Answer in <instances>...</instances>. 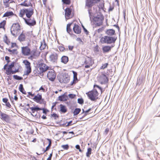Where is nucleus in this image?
<instances>
[{
	"instance_id": "nucleus-44",
	"label": "nucleus",
	"mask_w": 160,
	"mask_h": 160,
	"mask_svg": "<svg viewBox=\"0 0 160 160\" xmlns=\"http://www.w3.org/2000/svg\"><path fill=\"white\" fill-rule=\"evenodd\" d=\"M108 65V63L103 64L102 66L100 67V69H104L107 68Z\"/></svg>"
},
{
	"instance_id": "nucleus-28",
	"label": "nucleus",
	"mask_w": 160,
	"mask_h": 160,
	"mask_svg": "<svg viewBox=\"0 0 160 160\" xmlns=\"http://www.w3.org/2000/svg\"><path fill=\"white\" fill-rule=\"evenodd\" d=\"M72 72L73 74V80L71 82V85H72L73 84H75L78 81V78L77 77V73L74 71H72Z\"/></svg>"
},
{
	"instance_id": "nucleus-17",
	"label": "nucleus",
	"mask_w": 160,
	"mask_h": 160,
	"mask_svg": "<svg viewBox=\"0 0 160 160\" xmlns=\"http://www.w3.org/2000/svg\"><path fill=\"white\" fill-rule=\"evenodd\" d=\"M93 63L91 58L87 57L86 58L84 63L83 65L85 68H89L92 66Z\"/></svg>"
},
{
	"instance_id": "nucleus-36",
	"label": "nucleus",
	"mask_w": 160,
	"mask_h": 160,
	"mask_svg": "<svg viewBox=\"0 0 160 160\" xmlns=\"http://www.w3.org/2000/svg\"><path fill=\"white\" fill-rule=\"evenodd\" d=\"M107 36H105L101 38L100 39V42L101 43H107Z\"/></svg>"
},
{
	"instance_id": "nucleus-18",
	"label": "nucleus",
	"mask_w": 160,
	"mask_h": 160,
	"mask_svg": "<svg viewBox=\"0 0 160 160\" xmlns=\"http://www.w3.org/2000/svg\"><path fill=\"white\" fill-rule=\"evenodd\" d=\"M23 19L26 24L30 27L34 26L36 24V21L34 18L31 19L30 18L26 19L23 18Z\"/></svg>"
},
{
	"instance_id": "nucleus-20",
	"label": "nucleus",
	"mask_w": 160,
	"mask_h": 160,
	"mask_svg": "<svg viewBox=\"0 0 160 160\" xmlns=\"http://www.w3.org/2000/svg\"><path fill=\"white\" fill-rule=\"evenodd\" d=\"M58 55L54 53L51 54L49 56L50 60L52 62H56L58 59Z\"/></svg>"
},
{
	"instance_id": "nucleus-25",
	"label": "nucleus",
	"mask_w": 160,
	"mask_h": 160,
	"mask_svg": "<svg viewBox=\"0 0 160 160\" xmlns=\"http://www.w3.org/2000/svg\"><path fill=\"white\" fill-rule=\"evenodd\" d=\"M113 46H105L102 48V50L103 53L108 52L111 51L112 48Z\"/></svg>"
},
{
	"instance_id": "nucleus-32",
	"label": "nucleus",
	"mask_w": 160,
	"mask_h": 160,
	"mask_svg": "<svg viewBox=\"0 0 160 160\" xmlns=\"http://www.w3.org/2000/svg\"><path fill=\"white\" fill-rule=\"evenodd\" d=\"M106 33L109 36H112L115 34V31L114 30L109 29L107 30Z\"/></svg>"
},
{
	"instance_id": "nucleus-38",
	"label": "nucleus",
	"mask_w": 160,
	"mask_h": 160,
	"mask_svg": "<svg viewBox=\"0 0 160 160\" xmlns=\"http://www.w3.org/2000/svg\"><path fill=\"white\" fill-rule=\"evenodd\" d=\"M3 41L5 43L8 45L10 44V42L8 39V37L6 35H5L3 38Z\"/></svg>"
},
{
	"instance_id": "nucleus-62",
	"label": "nucleus",
	"mask_w": 160,
	"mask_h": 160,
	"mask_svg": "<svg viewBox=\"0 0 160 160\" xmlns=\"http://www.w3.org/2000/svg\"><path fill=\"white\" fill-rule=\"evenodd\" d=\"M72 121H70V122H68V124L66 125V127H68V126L70 125H71V124L72 123Z\"/></svg>"
},
{
	"instance_id": "nucleus-57",
	"label": "nucleus",
	"mask_w": 160,
	"mask_h": 160,
	"mask_svg": "<svg viewBox=\"0 0 160 160\" xmlns=\"http://www.w3.org/2000/svg\"><path fill=\"white\" fill-rule=\"evenodd\" d=\"M42 110H43V113L45 114H46L48 111L46 109L42 108Z\"/></svg>"
},
{
	"instance_id": "nucleus-55",
	"label": "nucleus",
	"mask_w": 160,
	"mask_h": 160,
	"mask_svg": "<svg viewBox=\"0 0 160 160\" xmlns=\"http://www.w3.org/2000/svg\"><path fill=\"white\" fill-rule=\"evenodd\" d=\"M69 98H73L76 96V95L73 94H70L68 95Z\"/></svg>"
},
{
	"instance_id": "nucleus-16",
	"label": "nucleus",
	"mask_w": 160,
	"mask_h": 160,
	"mask_svg": "<svg viewBox=\"0 0 160 160\" xmlns=\"http://www.w3.org/2000/svg\"><path fill=\"white\" fill-rule=\"evenodd\" d=\"M48 78L52 81H53L56 77V75L54 71L53 70H51L49 71L47 74Z\"/></svg>"
},
{
	"instance_id": "nucleus-27",
	"label": "nucleus",
	"mask_w": 160,
	"mask_h": 160,
	"mask_svg": "<svg viewBox=\"0 0 160 160\" xmlns=\"http://www.w3.org/2000/svg\"><path fill=\"white\" fill-rule=\"evenodd\" d=\"M59 111L62 113H66L67 109L66 107L62 104H61L59 105Z\"/></svg>"
},
{
	"instance_id": "nucleus-42",
	"label": "nucleus",
	"mask_w": 160,
	"mask_h": 160,
	"mask_svg": "<svg viewBox=\"0 0 160 160\" xmlns=\"http://www.w3.org/2000/svg\"><path fill=\"white\" fill-rule=\"evenodd\" d=\"M62 2L63 4L66 5H69L71 3V0H62Z\"/></svg>"
},
{
	"instance_id": "nucleus-63",
	"label": "nucleus",
	"mask_w": 160,
	"mask_h": 160,
	"mask_svg": "<svg viewBox=\"0 0 160 160\" xmlns=\"http://www.w3.org/2000/svg\"><path fill=\"white\" fill-rule=\"evenodd\" d=\"M5 59L7 61L8 63L9 62V57H8V56H6L5 57Z\"/></svg>"
},
{
	"instance_id": "nucleus-13",
	"label": "nucleus",
	"mask_w": 160,
	"mask_h": 160,
	"mask_svg": "<svg viewBox=\"0 0 160 160\" xmlns=\"http://www.w3.org/2000/svg\"><path fill=\"white\" fill-rule=\"evenodd\" d=\"M14 63L12 62L8 66V68L6 70V73L7 75L13 74L19 72V70L18 69H16L14 71L12 70V68L14 67Z\"/></svg>"
},
{
	"instance_id": "nucleus-61",
	"label": "nucleus",
	"mask_w": 160,
	"mask_h": 160,
	"mask_svg": "<svg viewBox=\"0 0 160 160\" xmlns=\"http://www.w3.org/2000/svg\"><path fill=\"white\" fill-rule=\"evenodd\" d=\"M43 4L45 5L46 7H47L46 2L47 0H42Z\"/></svg>"
},
{
	"instance_id": "nucleus-9",
	"label": "nucleus",
	"mask_w": 160,
	"mask_h": 160,
	"mask_svg": "<svg viewBox=\"0 0 160 160\" xmlns=\"http://www.w3.org/2000/svg\"><path fill=\"white\" fill-rule=\"evenodd\" d=\"M22 63L25 65V70L24 72V75H28L32 72V67L31 63L27 60H23Z\"/></svg>"
},
{
	"instance_id": "nucleus-51",
	"label": "nucleus",
	"mask_w": 160,
	"mask_h": 160,
	"mask_svg": "<svg viewBox=\"0 0 160 160\" xmlns=\"http://www.w3.org/2000/svg\"><path fill=\"white\" fill-rule=\"evenodd\" d=\"M8 50L9 52H12L13 54L15 53L17 51L16 49H13L12 50L10 49H8Z\"/></svg>"
},
{
	"instance_id": "nucleus-29",
	"label": "nucleus",
	"mask_w": 160,
	"mask_h": 160,
	"mask_svg": "<svg viewBox=\"0 0 160 160\" xmlns=\"http://www.w3.org/2000/svg\"><path fill=\"white\" fill-rule=\"evenodd\" d=\"M107 44H111L114 43L115 42L116 38L114 37L107 36Z\"/></svg>"
},
{
	"instance_id": "nucleus-43",
	"label": "nucleus",
	"mask_w": 160,
	"mask_h": 160,
	"mask_svg": "<svg viewBox=\"0 0 160 160\" xmlns=\"http://www.w3.org/2000/svg\"><path fill=\"white\" fill-rule=\"evenodd\" d=\"M92 152V149L91 148H88L87 152H86V156L88 157H89L90 155L91 154Z\"/></svg>"
},
{
	"instance_id": "nucleus-22",
	"label": "nucleus",
	"mask_w": 160,
	"mask_h": 160,
	"mask_svg": "<svg viewBox=\"0 0 160 160\" xmlns=\"http://www.w3.org/2000/svg\"><path fill=\"white\" fill-rule=\"evenodd\" d=\"M47 140L49 142V144L48 145V146L45 149L44 148L43 149V152L42 153H41L40 154H38L37 153V154L38 155H40V154H42L44 153H45V152H46L50 148V147L51 146L52 144V140L51 139L47 138Z\"/></svg>"
},
{
	"instance_id": "nucleus-7",
	"label": "nucleus",
	"mask_w": 160,
	"mask_h": 160,
	"mask_svg": "<svg viewBox=\"0 0 160 160\" xmlns=\"http://www.w3.org/2000/svg\"><path fill=\"white\" fill-rule=\"evenodd\" d=\"M86 94L88 98L92 101H95L98 98L99 93L95 89L89 91Z\"/></svg>"
},
{
	"instance_id": "nucleus-8",
	"label": "nucleus",
	"mask_w": 160,
	"mask_h": 160,
	"mask_svg": "<svg viewBox=\"0 0 160 160\" xmlns=\"http://www.w3.org/2000/svg\"><path fill=\"white\" fill-rule=\"evenodd\" d=\"M21 27L18 23H14L12 25L11 28V32L13 36H16L20 30Z\"/></svg>"
},
{
	"instance_id": "nucleus-14",
	"label": "nucleus",
	"mask_w": 160,
	"mask_h": 160,
	"mask_svg": "<svg viewBox=\"0 0 160 160\" xmlns=\"http://www.w3.org/2000/svg\"><path fill=\"white\" fill-rule=\"evenodd\" d=\"M21 52L22 55L25 56H28L31 53V50L28 46L21 47Z\"/></svg>"
},
{
	"instance_id": "nucleus-10",
	"label": "nucleus",
	"mask_w": 160,
	"mask_h": 160,
	"mask_svg": "<svg viewBox=\"0 0 160 160\" xmlns=\"http://www.w3.org/2000/svg\"><path fill=\"white\" fill-rule=\"evenodd\" d=\"M65 16L67 19L71 18L73 17V11L71 6L67 8L65 10Z\"/></svg>"
},
{
	"instance_id": "nucleus-6",
	"label": "nucleus",
	"mask_w": 160,
	"mask_h": 160,
	"mask_svg": "<svg viewBox=\"0 0 160 160\" xmlns=\"http://www.w3.org/2000/svg\"><path fill=\"white\" fill-rule=\"evenodd\" d=\"M97 78L99 82L101 84H105L108 82V78L107 76L105 73L101 72L97 76Z\"/></svg>"
},
{
	"instance_id": "nucleus-49",
	"label": "nucleus",
	"mask_w": 160,
	"mask_h": 160,
	"mask_svg": "<svg viewBox=\"0 0 160 160\" xmlns=\"http://www.w3.org/2000/svg\"><path fill=\"white\" fill-rule=\"evenodd\" d=\"M51 116L52 117L54 118L55 119H56L59 117L58 115L55 113L52 114Z\"/></svg>"
},
{
	"instance_id": "nucleus-23",
	"label": "nucleus",
	"mask_w": 160,
	"mask_h": 160,
	"mask_svg": "<svg viewBox=\"0 0 160 160\" xmlns=\"http://www.w3.org/2000/svg\"><path fill=\"white\" fill-rule=\"evenodd\" d=\"M92 109L91 108H90L88 109V110L85 111L83 109H82V113L81 114L83 115L82 117L80 119H82L83 118L86 116L88 114H89L91 113L92 112H91Z\"/></svg>"
},
{
	"instance_id": "nucleus-64",
	"label": "nucleus",
	"mask_w": 160,
	"mask_h": 160,
	"mask_svg": "<svg viewBox=\"0 0 160 160\" xmlns=\"http://www.w3.org/2000/svg\"><path fill=\"white\" fill-rule=\"evenodd\" d=\"M77 40L79 41H80L82 43H83V42L82 41V39L80 38H77Z\"/></svg>"
},
{
	"instance_id": "nucleus-4",
	"label": "nucleus",
	"mask_w": 160,
	"mask_h": 160,
	"mask_svg": "<svg viewBox=\"0 0 160 160\" xmlns=\"http://www.w3.org/2000/svg\"><path fill=\"white\" fill-rule=\"evenodd\" d=\"M101 0H86L85 7L88 9V13L89 16H92V7L94 5L100 1Z\"/></svg>"
},
{
	"instance_id": "nucleus-26",
	"label": "nucleus",
	"mask_w": 160,
	"mask_h": 160,
	"mask_svg": "<svg viewBox=\"0 0 160 160\" xmlns=\"http://www.w3.org/2000/svg\"><path fill=\"white\" fill-rule=\"evenodd\" d=\"M13 2V0H3V5L5 8H8L10 6V4Z\"/></svg>"
},
{
	"instance_id": "nucleus-41",
	"label": "nucleus",
	"mask_w": 160,
	"mask_h": 160,
	"mask_svg": "<svg viewBox=\"0 0 160 160\" xmlns=\"http://www.w3.org/2000/svg\"><path fill=\"white\" fill-rule=\"evenodd\" d=\"M59 100L61 101H65L66 100L65 95L63 94L59 97Z\"/></svg>"
},
{
	"instance_id": "nucleus-59",
	"label": "nucleus",
	"mask_w": 160,
	"mask_h": 160,
	"mask_svg": "<svg viewBox=\"0 0 160 160\" xmlns=\"http://www.w3.org/2000/svg\"><path fill=\"white\" fill-rule=\"evenodd\" d=\"M6 106L8 108H10L11 107V105L10 103L9 102H7L6 103Z\"/></svg>"
},
{
	"instance_id": "nucleus-15",
	"label": "nucleus",
	"mask_w": 160,
	"mask_h": 160,
	"mask_svg": "<svg viewBox=\"0 0 160 160\" xmlns=\"http://www.w3.org/2000/svg\"><path fill=\"white\" fill-rule=\"evenodd\" d=\"M0 117L2 120L7 122L9 123L11 121L10 117L9 115L2 112L0 110Z\"/></svg>"
},
{
	"instance_id": "nucleus-19",
	"label": "nucleus",
	"mask_w": 160,
	"mask_h": 160,
	"mask_svg": "<svg viewBox=\"0 0 160 160\" xmlns=\"http://www.w3.org/2000/svg\"><path fill=\"white\" fill-rule=\"evenodd\" d=\"M43 99L42 98L41 94L38 93L36 95H35L33 98V100L37 103L41 104L43 101Z\"/></svg>"
},
{
	"instance_id": "nucleus-60",
	"label": "nucleus",
	"mask_w": 160,
	"mask_h": 160,
	"mask_svg": "<svg viewBox=\"0 0 160 160\" xmlns=\"http://www.w3.org/2000/svg\"><path fill=\"white\" fill-rule=\"evenodd\" d=\"M68 47L69 50L70 51L72 50L74 48V47L72 46H69Z\"/></svg>"
},
{
	"instance_id": "nucleus-31",
	"label": "nucleus",
	"mask_w": 160,
	"mask_h": 160,
	"mask_svg": "<svg viewBox=\"0 0 160 160\" xmlns=\"http://www.w3.org/2000/svg\"><path fill=\"white\" fill-rule=\"evenodd\" d=\"M14 15V13L12 11L6 12L3 15V17H12Z\"/></svg>"
},
{
	"instance_id": "nucleus-46",
	"label": "nucleus",
	"mask_w": 160,
	"mask_h": 160,
	"mask_svg": "<svg viewBox=\"0 0 160 160\" xmlns=\"http://www.w3.org/2000/svg\"><path fill=\"white\" fill-rule=\"evenodd\" d=\"M58 49L60 52H64L65 51V49L63 46H60L58 47Z\"/></svg>"
},
{
	"instance_id": "nucleus-33",
	"label": "nucleus",
	"mask_w": 160,
	"mask_h": 160,
	"mask_svg": "<svg viewBox=\"0 0 160 160\" xmlns=\"http://www.w3.org/2000/svg\"><path fill=\"white\" fill-rule=\"evenodd\" d=\"M61 62L65 64H66L68 61V58L66 56H63L61 58Z\"/></svg>"
},
{
	"instance_id": "nucleus-11",
	"label": "nucleus",
	"mask_w": 160,
	"mask_h": 160,
	"mask_svg": "<svg viewBox=\"0 0 160 160\" xmlns=\"http://www.w3.org/2000/svg\"><path fill=\"white\" fill-rule=\"evenodd\" d=\"M40 53L38 49L35 48L33 50H31V53L30 54V56L28 58L31 60L33 59H36L40 55Z\"/></svg>"
},
{
	"instance_id": "nucleus-34",
	"label": "nucleus",
	"mask_w": 160,
	"mask_h": 160,
	"mask_svg": "<svg viewBox=\"0 0 160 160\" xmlns=\"http://www.w3.org/2000/svg\"><path fill=\"white\" fill-rule=\"evenodd\" d=\"M6 20H3L0 22V29L5 30V26L6 24Z\"/></svg>"
},
{
	"instance_id": "nucleus-2",
	"label": "nucleus",
	"mask_w": 160,
	"mask_h": 160,
	"mask_svg": "<svg viewBox=\"0 0 160 160\" xmlns=\"http://www.w3.org/2000/svg\"><path fill=\"white\" fill-rule=\"evenodd\" d=\"M34 13V9L32 8H24L20 10L19 16L23 18L25 15L28 18H30Z\"/></svg>"
},
{
	"instance_id": "nucleus-48",
	"label": "nucleus",
	"mask_w": 160,
	"mask_h": 160,
	"mask_svg": "<svg viewBox=\"0 0 160 160\" xmlns=\"http://www.w3.org/2000/svg\"><path fill=\"white\" fill-rule=\"evenodd\" d=\"M61 147L65 150H68L69 148V146L68 144L62 145Z\"/></svg>"
},
{
	"instance_id": "nucleus-37",
	"label": "nucleus",
	"mask_w": 160,
	"mask_h": 160,
	"mask_svg": "<svg viewBox=\"0 0 160 160\" xmlns=\"http://www.w3.org/2000/svg\"><path fill=\"white\" fill-rule=\"evenodd\" d=\"M19 91L23 94L25 95L27 94V92L25 90L22 84H21L19 86Z\"/></svg>"
},
{
	"instance_id": "nucleus-56",
	"label": "nucleus",
	"mask_w": 160,
	"mask_h": 160,
	"mask_svg": "<svg viewBox=\"0 0 160 160\" xmlns=\"http://www.w3.org/2000/svg\"><path fill=\"white\" fill-rule=\"evenodd\" d=\"M42 90V91L43 92H45V89L44 88L43 86H42L39 88V90H37V92H38V91Z\"/></svg>"
},
{
	"instance_id": "nucleus-50",
	"label": "nucleus",
	"mask_w": 160,
	"mask_h": 160,
	"mask_svg": "<svg viewBox=\"0 0 160 160\" xmlns=\"http://www.w3.org/2000/svg\"><path fill=\"white\" fill-rule=\"evenodd\" d=\"M109 131V129L108 128H106L105 129L104 131L103 132L104 134L105 135H107L108 134Z\"/></svg>"
},
{
	"instance_id": "nucleus-35",
	"label": "nucleus",
	"mask_w": 160,
	"mask_h": 160,
	"mask_svg": "<svg viewBox=\"0 0 160 160\" xmlns=\"http://www.w3.org/2000/svg\"><path fill=\"white\" fill-rule=\"evenodd\" d=\"M72 23H70L68 24L67 26V31L70 34H72V31L71 28V26Z\"/></svg>"
},
{
	"instance_id": "nucleus-30",
	"label": "nucleus",
	"mask_w": 160,
	"mask_h": 160,
	"mask_svg": "<svg viewBox=\"0 0 160 160\" xmlns=\"http://www.w3.org/2000/svg\"><path fill=\"white\" fill-rule=\"evenodd\" d=\"M29 109L31 110L32 113H34L36 111L42 110V108L38 107L37 106L34 107H30Z\"/></svg>"
},
{
	"instance_id": "nucleus-5",
	"label": "nucleus",
	"mask_w": 160,
	"mask_h": 160,
	"mask_svg": "<svg viewBox=\"0 0 160 160\" xmlns=\"http://www.w3.org/2000/svg\"><path fill=\"white\" fill-rule=\"evenodd\" d=\"M104 19V16L101 13H99L93 18V22L96 26H99L102 24Z\"/></svg>"
},
{
	"instance_id": "nucleus-21",
	"label": "nucleus",
	"mask_w": 160,
	"mask_h": 160,
	"mask_svg": "<svg viewBox=\"0 0 160 160\" xmlns=\"http://www.w3.org/2000/svg\"><path fill=\"white\" fill-rule=\"evenodd\" d=\"M73 30L74 32L77 34H79L81 32V28L78 24H74Z\"/></svg>"
},
{
	"instance_id": "nucleus-12",
	"label": "nucleus",
	"mask_w": 160,
	"mask_h": 160,
	"mask_svg": "<svg viewBox=\"0 0 160 160\" xmlns=\"http://www.w3.org/2000/svg\"><path fill=\"white\" fill-rule=\"evenodd\" d=\"M38 65L39 69V73L40 74L45 72L49 68V66L42 62L39 63Z\"/></svg>"
},
{
	"instance_id": "nucleus-47",
	"label": "nucleus",
	"mask_w": 160,
	"mask_h": 160,
	"mask_svg": "<svg viewBox=\"0 0 160 160\" xmlns=\"http://www.w3.org/2000/svg\"><path fill=\"white\" fill-rule=\"evenodd\" d=\"M78 102L80 104H82L84 103V101L82 98H78Z\"/></svg>"
},
{
	"instance_id": "nucleus-3",
	"label": "nucleus",
	"mask_w": 160,
	"mask_h": 160,
	"mask_svg": "<svg viewBox=\"0 0 160 160\" xmlns=\"http://www.w3.org/2000/svg\"><path fill=\"white\" fill-rule=\"evenodd\" d=\"M58 78L60 83H67L70 81V77L68 73L62 72L59 74L58 76Z\"/></svg>"
},
{
	"instance_id": "nucleus-40",
	"label": "nucleus",
	"mask_w": 160,
	"mask_h": 160,
	"mask_svg": "<svg viewBox=\"0 0 160 160\" xmlns=\"http://www.w3.org/2000/svg\"><path fill=\"white\" fill-rule=\"evenodd\" d=\"M81 111V109L79 108H76L75 109L73 112L74 115H78L80 113Z\"/></svg>"
},
{
	"instance_id": "nucleus-24",
	"label": "nucleus",
	"mask_w": 160,
	"mask_h": 160,
	"mask_svg": "<svg viewBox=\"0 0 160 160\" xmlns=\"http://www.w3.org/2000/svg\"><path fill=\"white\" fill-rule=\"evenodd\" d=\"M20 5L25 7H29L32 5L31 2L28 1V0H25L24 2L20 4Z\"/></svg>"
},
{
	"instance_id": "nucleus-1",
	"label": "nucleus",
	"mask_w": 160,
	"mask_h": 160,
	"mask_svg": "<svg viewBox=\"0 0 160 160\" xmlns=\"http://www.w3.org/2000/svg\"><path fill=\"white\" fill-rule=\"evenodd\" d=\"M36 38V36L34 35L33 31H28L25 32L23 31L19 36L18 40L20 42H24L27 38L28 40L30 41L31 39Z\"/></svg>"
},
{
	"instance_id": "nucleus-53",
	"label": "nucleus",
	"mask_w": 160,
	"mask_h": 160,
	"mask_svg": "<svg viewBox=\"0 0 160 160\" xmlns=\"http://www.w3.org/2000/svg\"><path fill=\"white\" fill-rule=\"evenodd\" d=\"M17 45L16 43H15V42H12L11 43V47L12 48H14L15 47H17Z\"/></svg>"
},
{
	"instance_id": "nucleus-58",
	"label": "nucleus",
	"mask_w": 160,
	"mask_h": 160,
	"mask_svg": "<svg viewBox=\"0 0 160 160\" xmlns=\"http://www.w3.org/2000/svg\"><path fill=\"white\" fill-rule=\"evenodd\" d=\"M8 99L6 98H4L2 99V101L4 103H6L8 102Z\"/></svg>"
},
{
	"instance_id": "nucleus-39",
	"label": "nucleus",
	"mask_w": 160,
	"mask_h": 160,
	"mask_svg": "<svg viewBox=\"0 0 160 160\" xmlns=\"http://www.w3.org/2000/svg\"><path fill=\"white\" fill-rule=\"evenodd\" d=\"M35 96L34 93H32V92H27V97L33 100V97Z\"/></svg>"
},
{
	"instance_id": "nucleus-54",
	"label": "nucleus",
	"mask_w": 160,
	"mask_h": 160,
	"mask_svg": "<svg viewBox=\"0 0 160 160\" xmlns=\"http://www.w3.org/2000/svg\"><path fill=\"white\" fill-rule=\"evenodd\" d=\"M103 29L104 28L103 27L99 28L97 30V32L98 33H99L101 32H102L103 31Z\"/></svg>"
},
{
	"instance_id": "nucleus-45",
	"label": "nucleus",
	"mask_w": 160,
	"mask_h": 160,
	"mask_svg": "<svg viewBox=\"0 0 160 160\" xmlns=\"http://www.w3.org/2000/svg\"><path fill=\"white\" fill-rule=\"evenodd\" d=\"M13 78L14 79L18 80H21L23 79L22 77H19L17 75H13Z\"/></svg>"
},
{
	"instance_id": "nucleus-52",
	"label": "nucleus",
	"mask_w": 160,
	"mask_h": 160,
	"mask_svg": "<svg viewBox=\"0 0 160 160\" xmlns=\"http://www.w3.org/2000/svg\"><path fill=\"white\" fill-rule=\"evenodd\" d=\"M98 7L99 9H103L104 7V3H102L100 4H99Z\"/></svg>"
}]
</instances>
